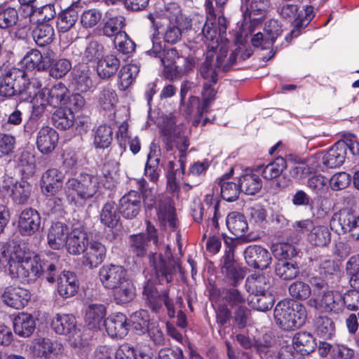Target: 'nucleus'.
<instances>
[{
  "instance_id": "obj_1",
  "label": "nucleus",
  "mask_w": 359,
  "mask_h": 359,
  "mask_svg": "<svg viewBox=\"0 0 359 359\" xmlns=\"http://www.w3.org/2000/svg\"><path fill=\"white\" fill-rule=\"evenodd\" d=\"M58 259V255L52 252L32 257L20 245L12 242L3 246L0 261L8 265L10 274L14 278L32 279L45 273L47 280L53 283Z\"/></svg>"
},
{
  "instance_id": "obj_2",
  "label": "nucleus",
  "mask_w": 359,
  "mask_h": 359,
  "mask_svg": "<svg viewBox=\"0 0 359 359\" xmlns=\"http://www.w3.org/2000/svg\"><path fill=\"white\" fill-rule=\"evenodd\" d=\"M100 181L97 175L87 173L69 180L65 184L67 200L71 203L79 205L93 198L99 189Z\"/></svg>"
},
{
  "instance_id": "obj_3",
  "label": "nucleus",
  "mask_w": 359,
  "mask_h": 359,
  "mask_svg": "<svg viewBox=\"0 0 359 359\" xmlns=\"http://www.w3.org/2000/svg\"><path fill=\"white\" fill-rule=\"evenodd\" d=\"M273 315L277 325L285 330L300 327L307 316L306 308L302 304L287 300L276 304Z\"/></svg>"
},
{
  "instance_id": "obj_4",
  "label": "nucleus",
  "mask_w": 359,
  "mask_h": 359,
  "mask_svg": "<svg viewBox=\"0 0 359 359\" xmlns=\"http://www.w3.org/2000/svg\"><path fill=\"white\" fill-rule=\"evenodd\" d=\"M50 327L56 334L67 336L74 347L84 346L87 344V337L76 327V318L72 314L56 313L51 318Z\"/></svg>"
},
{
  "instance_id": "obj_5",
  "label": "nucleus",
  "mask_w": 359,
  "mask_h": 359,
  "mask_svg": "<svg viewBox=\"0 0 359 359\" xmlns=\"http://www.w3.org/2000/svg\"><path fill=\"white\" fill-rule=\"evenodd\" d=\"M142 198L141 194L136 191H130L124 194L119 200V211L123 217L126 219L136 217L141 211L142 206ZM144 203L147 208L154 206L155 197L151 194H144Z\"/></svg>"
},
{
  "instance_id": "obj_6",
  "label": "nucleus",
  "mask_w": 359,
  "mask_h": 359,
  "mask_svg": "<svg viewBox=\"0 0 359 359\" xmlns=\"http://www.w3.org/2000/svg\"><path fill=\"white\" fill-rule=\"evenodd\" d=\"M205 9L208 15L203 28V34L207 41L210 42L208 45V48L214 49L218 45L219 36L226 32V20L223 16L216 18L212 4L209 0L205 3Z\"/></svg>"
},
{
  "instance_id": "obj_7",
  "label": "nucleus",
  "mask_w": 359,
  "mask_h": 359,
  "mask_svg": "<svg viewBox=\"0 0 359 359\" xmlns=\"http://www.w3.org/2000/svg\"><path fill=\"white\" fill-rule=\"evenodd\" d=\"M27 73L18 68L8 70L0 82V95L10 97L24 92Z\"/></svg>"
},
{
  "instance_id": "obj_8",
  "label": "nucleus",
  "mask_w": 359,
  "mask_h": 359,
  "mask_svg": "<svg viewBox=\"0 0 359 359\" xmlns=\"http://www.w3.org/2000/svg\"><path fill=\"white\" fill-rule=\"evenodd\" d=\"M307 304L318 311L331 315L339 314L344 310L343 296L335 290L323 291L320 300L312 297L308 301Z\"/></svg>"
},
{
  "instance_id": "obj_9",
  "label": "nucleus",
  "mask_w": 359,
  "mask_h": 359,
  "mask_svg": "<svg viewBox=\"0 0 359 359\" xmlns=\"http://www.w3.org/2000/svg\"><path fill=\"white\" fill-rule=\"evenodd\" d=\"M29 351L36 358L56 359L63 353L62 345L48 337L34 338L29 345Z\"/></svg>"
},
{
  "instance_id": "obj_10",
  "label": "nucleus",
  "mask_w": 359,
  "mask_h": 359,
  "mask_svg": "<svg viewBox=\"0 0 359 359\" xmlns=\"http://www.w3.org/2000/svg\"><path fill=\"white\" fill-rule=\"evenodd\" d=\"M171 251L168 245L165 248V257L161 253H154L149 256V262L155 270L159 282L167 283L172 281V275L176 271V267L170 259Z\"/></svg>"
},
{
  "instance_id": "obj_11",
  "label": "nucleus",
  "mask_w": 359,
  "mask_h": 359,
  "mask_svg": "<svg viewBox=\"0 0 359 359\" xmlns=\"http://www.w3.org/2000/svg\"><path fill=\"white\" fill-rule=\"evenodd\" d=\"M169 10H173V13L168 15L170 22H173L176 25L169 26L164 34V40L169 43L177 42L182 35V29H187L191 26L190 21L185 18L180 11V8L175 4H170Z\"/></svg>"
},
{
  "instance_id": "obj_12",
  "label": "nucleus",
  "mask_w": 359,
  "mask_h": 359,
  "mask_svg": "<svg viewBox=\"0 0 359 359\" xmlns=\"http://www.w3.org/2000/svg\"><path fill=\"white\" fill-rule=\"evenodd\" d=\"M128 277V271L121 265L105 264L99 270V279L108 289H115Z\"/></svg>"
},
{
  "instance_id": "obj_13",
  "label": "nucleus",
  "mask_w": 359,
  "mask_h": 359,
  "mask_svg": "<svg viewBox=\"0 0 359 359\" xmlns=\"http://www.w3.org/2000/svg\"><path fill=\"white\" fill-rule=\"evenodd\" d=\"M144 294L147 297L149 307L154 313H158L161 309L162 302L168 309V314L173 318L175 314L173 303L170 299L167 293L158 294L150 281H148L144 287Z\"/></svg>"
},
{
  "instance_id": "obj_14",
  "label": "nucleus",
  "mask_w": 359,
  "mask_h": 359,
  "mask_svg": "<svg viewBox=\"0 0 359 359\" xmlns=\"http://www.w3.org/2000/svg\"><path fill=\"white\" fill-rule=\"evenodd\" d=\"M30 297V293L27 290L13 285L6 287L1 294L2 302L8 306L15 309L24 308Z\"/></svg>"
},
{
  "instance_id": "obj_15",
  "label": "nucleus",
  "mask_w": 359,
  "mask_h": 359,
  "mask_svg": "<svg viewBox=\"0 0 359 359\" xmlns=\"http://www.w3.org/2000/svg\"><path fill=\"white\" fill-rule=\"evenodd\" d=\"M58 139V134L55 129L47 126H43L36 134V147L42 154H49L57 147Z\"/></svg>"
},
{
  "instance_id": "obj_16",
  "label": "nucleus",
  "mask_w": 359,
  "mask_h": 359,
  "mask_svg": "<svg viewBox=\"0 0 359 359\" xmlns=\"http://www.w3.org/2000/svg\"><path fill=\"white\" fill-rule=\"evenodd\" d=\"M71 231L69 226L63 222L53 223L48 229L47 243L53 250H60L66 246Z\"/></svg>"
},
{
  "instance_id": "obj_17",
  "label": "nucleus",
  "mask_w": 359,
  "mask_h": 359,
  "mask_svg": "<svg viewBox=\"0 0 359 359\" xmlns=\"http://www.w3.org/2000/svg\"><path fill=\"white\" fill-rule=\"evenodd\" d=\"M161 63L165 68L177 73L188 72L192 69L194 62L192 59L180 57L177 51L174 49H168L161 59Z\"/></svg>"
},
{
  "instance_id": "obj_18",
  "label": "nucleus",
  "mask_w": 359,
  "mask_h": 359,
  "mask_svg": "<svg viewBox=\"0 0 359 359\" xmlns=\"http://www.w3.org/2000/svg\"><path fill=\"white\" fill-rule=\"evenodd\" d=\"M244 255L248 264L253 268L264 269L271 264L269 252L259 245L248 247L244 251Z\"/></svg>"
},
{
  "instance_id": "obj_19",
  "label": "nucleus",
  "mask_w": 359,
  "mask_h": 359,
  "mask_svg": "<svg viewBox=\"0 0 359 359\" xmlns=\"http://www.w3.org/2000/svg\"><path fill=\"white\" fill-rule=\"evenodd\" d=\"M41 225L39 213L32 208H27L22 211L18 219V228L20 233L30 236L37 231Z\"/></svg>"
},
{
  "instance_id": "obj_20",
  "label": "nucleus",
  "mask_w": 359,
  "mask_h": 359,
  "mask_svg": "<svg viewBox=\"0 0 359 359\" xmlns=\"http://www.w3.org/2000/svg\"><path fill=\"white\" fill-rule=\"evenodd\" d=\"M64 174L56 168L47 170L41 177V190L46 196H54L62 188Z\"/></svg>"
},
{
  "instance_id": "obj_21",
  "label": "nucleus",
  "mask_w": 359,
  "mask_h": 359,
  "mask_svg": "<svg viewBox=\"0 0 359 359\" xmlns=\"http://www.w3.org/2000/svg\"><path fill=\"white\" fill-rule=\"evenodd\" d=\"M107 253V248L102 243L93 241L88 243L83 252V263L90 268L97 267L101 264Z\"/></svg>"
},
{
  "instance_id": "obj_22",
  "label": "nucleus",
  "mask_w": 359,
  "mask_h": 359,
  "mask_svg": "<svg viewBox=\"0 0 359 359\" xmlns=\"http://www.w3.org/2000/svg\"><path fill=\"white\" fill-rule=\"evenodd\" d=\"M4 187L11 190L10 196L16 204L25 203L32 191V186L26 181L15 182L12 177L4 181Z\"/></svg>"
},
{
  "instance_id": "obj_23",
  "label": "nucleus",
  "mask_w": 359,
  "mask_h": 359,
  "mask_svg": "<svg viewBox=\"0 0 359 359\" xmlns=\"http://www.w3.org/2000/svg\"><path fill=\"white\" fill-rule=\"evenodd\" d=\"M151 241H153L154 243H156L158 240L154 227L148 224L147 235L140 233L130 237L131 250L136 256L143 257L147 253L148 242Z\"/></svg>"
},
{
  "instance_id": "obj_24",
  "label": "nucleus",
  "mask_w": 359,
  "mask_h": 359,
  "mask_svg": "<svg viewBox=\"0 0 359 359\" xmlns=\"http://www.w3.org/2000/svg\"><path fill=\"white\" fill-rule=\"evenodd\" d=\"M348 145L344 142H338L322 156L323 163L327 168H334L343 164L346 157Z\"/></svg>"
},
{
  "instance_id": "obj_25",
  "label": "nucleus",
  "mask_w": 359,
  "mask_h": 359,
  "mask_svg": "<svg viewBox=\"0 0 359 359\" xmlns=\"http://www.w3.org/2000/svg\"><path fill=\"white\" fill-rule=\"evenodd\" d=\"M226 225L229 231L238 238H244L246 241H252V238L245 233L248 229V224L245 217L241 212H231L226 218Z\"/></svg>"
},
{
  "instance_id": "obj_26",
  "label": "nucleus",
  "mask_w": 359,
  "mask_h": 359,
  "mask_svg": "<svg viewBox=\"0 0 359 359\" xmlns=\"http://www.w3.org/2000/svg\"><path fill=\"white\" fill-rule=\"evenodd\" d=\"M79 282L73 272L64 271L57 279V290L63 298L73 297L78 291Z\"/></svg>"
},
{
  "instance_id": "obj_27",
  "label": "nucleus",
  "mask_w": 359,
  "mask_h": 359,
  "mask_svg": "<svg viewBox=\"0 0 359 359\" xmlns=\"http://www.w3.org/2000/svg\"><path fill=\"white\" fill-rule=\"evenodd\" d=\"M88 243L85 230L80 227L75 228L71 231L65 247L69 253L76 255L85 251Z\"/></svg>"
},
{
  "instance_id": "obj_28",
  "label": "nucleus",
  "mask_w": 359,
  "mask_h": 359,
  "mask_svg": "<svg viewBox=\"0 0 359 359\" xmlns=\"http://www.w3.org/2000/svg\"><path fill=\"white\" fill-rule=\"evenodd\" d=\"M106 331L112 337H125L128 331V325L126 316L121 313H114L110 316L104 322Z\"/></svg>"
},
{
  "instance_id": "obj_29",
  "label": "nucleus",
  "mask_w": 359,
  "mask_h": 359,
  "mask_svg": "<svg viewBox=\"0 0 359 359\" xmlns=\"http://www.w3.org/2000/svg\"><path fill=\"white\" fill-rule=\"evenodd\" d=\"M43 93L50 107H55L58 105L65 106L67 104V97L69 94L68 88L62 83L54 85L51 89L42 88L39 90Z\"/></svg>"
},
{
  "instance_id": "obj_30",
  "label": "nucleus",
  "mask_w": 359,
  "mask_h": 359,
  "mask_svg": "<svg viewBox=\"0 0 359 359\" xmlns=\"http://www.w3.org/2000/svg\"><path fill=\"white\" fill-rule=\"evenodd\" d=\"M13 328L17 335L22 337H28L35 330V318L29 313H20L14 318Z\"/></svg>"
},
{
  "instance_id": "obj_31",
  "label": "nucleus",
  "mask_w": 359,
  "mask_h": 359,
  "mask_svg": "<svg viewBox=\"0 0 359 359\" xmlns=\"http://www.w3.org/2000/svg\"><path fill=\"white\" fill-rule=\"evenodd\" d=\"M271 286V278L264 273H253L249 276L245 281V287L249 293L262 294L269 292Z\"/></svg>"
},
{
  "instance_id": "obj_32",
  "label": "nucleus",
  "mask_w": 359,
  "mask_h": 359,
  "mask_svg": "<svg viewBox=\"0 0 359 359\" xmlns=\"http://www.w3.org/2000/svg\"><path fill=\"white\" fill-rule=\"evenodd\" d=\"M92 76L91 71L86 65H81L75 69L73 80L76 89L83 93L93 90L95 86L92 79Z\"/></svg>"
},
{
  "instance_id": "obj_33",
  "label": "nucleus",
  "mask_w": 359,
  "mask_h": 359,
  "mask_svg": "<svg viewBox=\"0 0 359 359\" xmlns=\"http://www.w3.org/2000/svg\"><path fill=\"white\" fill-rule=\"evenodd\" d=\"M106 309L104 305L90 304L86 310L85 320L90 329H100L104 325Z\"/></svg>"
},
{
  "instance_id": "obj_34",
  "label": "nucleus",
  "mask_w": 359,
  "mask_h": 359,
  "mask_svg": "<svg viewBox=\"0 0 359 359\" xmlns=\"http://www.w3.org/2000/svg\"><path fill=\"white\" fill-rule=\"evenodd\" d=\"M114 290V300L120 304L130 302L136 297L135 286L129 277L126 278Z\"/></svg>"
},
{
  "instance_id": "obj_35",
  "label": "nucleus",
  "mask_w": 359,
  "mask_h": 359,
  "mask_svg": "<svg viewBox=\"0 0 359 359\" xmlns=\"http://www.w3.org/2000/svg\"><path fill=\"white\" fill-rule=\"evenodd\" d=\"M79 3L74 2L59 15L57 27L60 32L69 30L78 20Z\"/></svg>"
},
{
  "instance_id": "obj_36",
  "label": "nucleus",
  "mask_w": 359,
  "mask_h": 359,
  "mask_svg": "<svg viewBox=\"0 0 359 359\" xmlns=\"http://www.w3.org/2000/svg\"><path fill=\"white\" fill-rule=\"evenodd\" d=\"M353 220V213L348 210H341L335 212L330 221L331 229L339 235L346 233L350 230V225Z\"/></svg>"
},
{
  "instance_id": "obj_37",
  "label": "nucleus",
  "mask_w": 359,
  "mask_h": 359,
  "mask_svg": "<svg viewBox=\"0 0 359 359\" xmlns=\"http://www.w3.org/2000/svg\"><path fill=\"white\" fill-rule=\"evenodd\" d=\"M157 217L159 222L165 227L174 229L176 226L175 210L169 199L159 201Z\"/></svg>"
},
{
  "instance_id": "obj_38",
  "label": "nucleus",
  "mask_w": 359,
  "mask_h": 359,
  "mask_svg": "<svg viewBox=\"0 0 359 359\" xmlns=\"http://www.w3.org/2000/svg\"><path fill=\"white\" fill-rule=\"evenodd\" d=\"M222 272L233 283L241 280L244 278L243 271L237 266L233 259V251L230 248L229 252L222 260Z\"/></svg>"
},
{
  "instance_id": "obj_39",
  "label": "nucleus",
  "mask_w": 359,
  "mask_h": 359,
  "mask_svg": "<svg viewBox=\"0 0 359 359\" xmlns=\"http://www.w3.org/2000/svg\"><path fill=\"white\" fill-rule=\"evenodd\" d=\"M119 67V60L114 55H108L98 60L97 73L102 79H109L116 74Z\"/></svg>"
},
{
  "instance_id": "obj_40",
  "label": "nucleus",
  "mask_w": 359,
  "mask_h": 359,
  "mask_svg": "<svg viewBox=\"0 0 359 359\" xmlns=\"http://www.w3.org/2000/svg\"><path fill=\"white\" fill-rule=\"evenodd\" d=\"M32 102V111L29 122L25 126V130L28 128L29 123H36L45 112L48 111V108L51 107L48 100L45 97V94L39 93V91L33 97Z\"/></svg>"
},
{
  "instance_id": "obj_41",
  "label": "nucleus",
  "mask_w": 359,
  "mask_h": 359,
  "mask_svg": "<svg viewBox=\"0 0 359 359\" xmlns=\"http://www.w3.org/2000/svg\"><path fill=\"white\" fill-rule=\"evenodd\" d=\"M292 345L303 355L313 352L317 344L312 334L306 332H300L293 337Z\"/></svg>"
},
{
  "instance_id": "obj_42",
  "label": "nucleus",
  "mask_w": 359,
  "mask_h": 359,
  "mask_svg": "<svg viewBox=\"0 0 359 359\" xmlns=\"http://www.w3.org/2000/svg\"><path fill=\"white\" fill-rule=\"evenodd\" d=\"M100 221L109 228H114L117 226L119 219V212L115 202L108 201L104 204L100 212Z\"/></svg>"
},
{
  "instance_id": "obj_43",
  "label": "nucleus",
  "mask_w": 359,
  "mask_h": 359,
  "mask_svg": "<svg viewBox=\"0 0 359 359\" xmlns=\"http://www.w3.org/2000/svg\"><path fill=\"white\" fill-rule=\"evenodd\" d=\"M21 67H25L28 71L36 69L38 71L44 70L47 67V64L43 59L41 53L32 49L29 51L21 60Z\"/></svg>"
},
{
  "instance_id": "obj_44",
  "label": "nucleus",
  "mask_w": 359,
  "mask_h": 359,
  "mask_svg": "<svg viewBox=\"0 0 359 359\" xmlns=\"http://www.w3.org/2000/svg\"><path fill=\"white\" fill-rule=\"evenodd\" d=\"M54 35L53 27L46 23L38 25L32 32L33 39L39 46H45L50 43Z\"/></svg>"
},
{
  "instance_id": "obj_45",
  "label": "nucleus",
  "mask_w": 359,
  "mask_h": 359,
  "mask_svg": "<svg viewBox=\"0 0 359 359\" xmlns=\"http://www.w3.org/2000/svg\"><path fill=\"white\" fill-rule=\"evenodd\" d=\"M274 302V297L269 291L262 294H252L249 305L255 310L264 312L272 308Z\"/></svg>"
},
{
  "instance_id": "obj_46",
  "label": "nucleus",
  "mask_w": 359,
  "mask_h": 359,
  "mask_svg": "<svg viewBox=\"0 0 359 359\" xmlns=\"http://www.w3.org/2000/svg\"><path fill=\"white\" fill-rule=\"evenodd\" d=\"M307 240L313 245L323 247L330 242V232L325 226H315L308 233Z\"/></svg>"
},
{
  "instance_id": "obj_47",
  "label": "nucleus",
  "mask_w": 359,
  "mask_h": 359,
  "mask_svg": "<svg viewBox=\"0 0 359 359\" xmlns=\"http://www.w3.org/2000/svg\"><path fill=\"white\" fill-rule=\"evenodd\" d=\"M241 191L248 195H255L262 188V183L259 177L255 174H246L239 180Z\"/></svg>"
},
{
  "instance_id": "obj_48",
  "label": "nucleus",
  "mask_w": 359,
  "mask_h": 359,
  "mask_svg": "<svg viewBox=\"0 0 359 359\" xmlns=\"http://www.w3.org/2000/svg\"><path fill=\"white\" fill-rule=\"evenodd\" d=\"M112 141V130L107 125L99 126L94 131L93 144L96 148H107Z\"/></svg>"
},
{
  "instance_id": "obj_49",
  "label": "nucleus",
  "mask_w": 359,
  "mask_h": 359,
  "mask_svg": "<svg viewBox=\"0 0 359 359\" xmlns=\"http://www.w3.org/2000/svg\"><path fill=\"white\" fill-rule=\"evenodd\" d=\"M102 183L107 189L115 187L118 180V163L113 161L111 163H106L103 165Z\"/></svg>"
},
{
  "instance_id": "obj_50",
  "label": "nucleus",
  "mask_w": 359,
  "mask_h": 359,
  "mask_svg": "<svg viewBox=\"0 0 359 359\" xmlns=\"http://www.w3.org/2000/svg\"><path fill=\"white\" fill-rule=\"evenodd\" d=\"M131 327L138 334H144L149 326V318L148 311L140 309L133 313L130 317Z\"/></svg>"
},
{
  "instance_id": "obj_51",
  "label": "nucleus",
  "mask_w": 359,
  "mask_h": 359,
  "mask_svg": "<svg viewBox=\"0 0 359 359\" xmlns=\"http://www.w3.org/2000/svg\"><path fill=\"white\" fill-rule=\"evenodd\" d=\"M53 121L58 129L67 130L73 126L74 115L71 110L58 109L53 114Z\"/></svg>"
},
{
  "instance_id": "obj_52",
  "label": "nucleus",
  "mask_w": 359,
  "mask_h": 359,
  "mask_svg": "<svg viewBox=\"0 0 359 359\" xmlns=\"http://www.w3.org/2000/svg\"><path fill=\"white\" fill-rule=\"evenodd\" d=\"M286 167L285 159L282 157H278L264 168L262 173V177L267 180L275 179L280 175Z\"/></svg>"
},
{
  "instance_id": "obj_53",
  "label": "nucleus",
  "mask_w": 359,
  "mask_h": 359,
  "mask_svg": "<svg viewBox=\"0 0 359 359\" xmlns=\"http://www.w3.org/2000/svg\"><path fill=\"white\" fill-rule=\"evenodd\" d=\"M19 19L16 9L11 7L0 9V28L8 29L15 26Z\"/></svg>"
},
{
  "instance_id": "obj_54",
  "label": "nucleus",
  "mask_w": 359,
  "mask_h": 359,
  "mask_svg": "<svg viewBox=\"0 0 359 359\" xmlns=\"http://www.w3.org/2000/svg\"><path fill=\"white\" fill-rule=\"evenodd\" d=\"M72 69V63L64 58L53 60L50 65L49 74L53 79H61Z\"/></svg>"
},
{
  "instance_id": "obj_55",
  "label": "nucleus",
  "mask_w": 359,
  "mask_h": 359,
  "mask_svg": "<svg viewBox=\"0 0 359 359\" xmlns=\"http://www.w3.org/2000/svg\"><path fill=\"white\" fill-rule=\"evenodd\" d=\"M221 196L224 200L231 202L236 201L241 191L240 184L222 179L220 181Z\"/></svg>"
},
{
  "instance_id": "obj_56",
  "label": "nucleus",
  "mask_w": 359,
  "mask_h": 359,
  "mask_svg": "<svg viewBox=\"0 0 359 359\" xmlns=\"http://www.w3.org/2000/svg\"><path fill=\"white\" fill-rule=\"evenodd\" d=\"M139 72L140 67L136 64H128L121 69L119 78L123 88H128L133 83Z\"/></svg>"
},
{
  "instance_id": "obj_57",
  "label": "nucleus",
  "mask_w": 359,
  "mask_h": 359,
  "mask_svg": "<svg viewBox=\"0 0 359 359\" xmlns=\"http://www.w3.org/2000/svg\"><path fill=\"white\" fill-rule=\"evenodd\" d=\"M275 271L278 276L284 280L292 279L299 273L298 268L295 264L283 260H279L276 264Z\"/></svg>"
},
{
  "instance_id": "obj_58",
  "label": "nucleus",
  "mask_w": 359,
  "mask_h": 359,
  "mask_svg": "<svg viewBox=\"0 0 359 359\" xmlns=\"http://www.w3.org/2000/svg\"><path fill=\"white\" fill-rule=\"evenodd\" d=\"M125 25V18L121 16H115L110 18L104 24L103 27L104 34L107 36L114 37L118 34L122 33V28Z\"/></svg>"
},
{
  "instance_id": "obj_59",
  "label": "nucleus",
  "mask_w": 359,
  "mask_h": 359,
  "mask_svg": "<svg viewBox=\"0 0 359 359\" xmlns=\"http://www.w3.org/2000/svg\"><path fill=\"white\" fill-rule=\"evenodd\" d=\"M160 158L156 154V151H150L147 156V161L145 165L144 175L148 177L152 182H156L158 178V172H157L159 165Z\"/></svg>"
},
{
  "instance_id": "obj_60",
  "label": "nucleus",
  "mask_w": 359,
  "mask_h": 359,
  "mask_svg": "<svg viewBox=\"0 0 359 359\" xmlns=\"http://www.w3.org/2000/svg\"><path fill=\"white\" fill-rule=\"evenodd\" d=\"M316 329L318 334L323 338H330L334 332L332 320L326 316H320L316 320Z\"/></svg>"
},
{
  "instance_id": "obj_61",
  "label": "nucleus",
  "mask_w": 359,
  "mask_h": 359,
  "mask_svg": "<svg viewBox=\"0 0 359 359\" xmlns=\"http://www.w3.org/2000/svg\"><path fill=\"white\" fill-rule=\"evenodd\" d=\"M117 100L116 92L111 88L103 89L98 97L100 107L107 111L111 110L116 104Z\"/></svg>"
},
{
  "instance_id": "obj_62",
  "label": "nucleus",
  "mask_w": 359,
  "mask_h": 359,
  "mask_svg": "<svg viewBox=\"0 0 359 359\" xmlns=\"http://www.w3.org/2000/svg\"><path fill=\"white\" fill-rule=\"evenodd\" d=\"M212 54L208 52L205 61L202 64L200 72L201 76L206 80L205 83L215 84L217 82V73L212 65Z\"/></svg>"
},
{
  "instance_id": "obj_63",
  "label": "nucleus",
  "mask_w": 359,
  "mask_h": 359,
  "mask_svg": "<svg viewBox=\"0 0 359 359\" xmlns=\"http://www.w3.org/2000/svg\"><path fill=\"white\" fill-rule=\"evenodd\" d=\"M290 295L297 299H306L311 294L310 286L302 281L292 283L289 287Z\"/></svg>"
},
{
  "instance_id": "obj_64",
  "label": "nucleus",
  "mask_w": 359,
  "mask_h": 359,
  "mask_svg": "<svg viewBox=\"0 0 359 359\" xmlns=\"http://www.w3.org/2000/svg\"><path fill=\"white\" fill-rule=\"evenodd\" d=\"M271 250L279 260L286 259L296 255L294 247L287 243H279L273 245Z\"/></svg>"
}]
</instances>
